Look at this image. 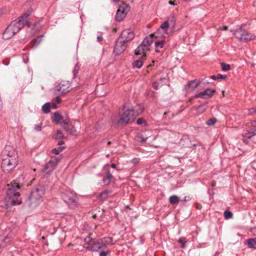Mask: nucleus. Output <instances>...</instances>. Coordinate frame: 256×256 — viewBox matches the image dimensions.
I'll use <instances>...</instances> for the list:
<instances>
[{"label": "nucleus", "mask_w": 256, "mask_h": 256, "mask_svg": "<svg viewBox=\"0 0 256 256\" xmlns=\"http://www.w3.org/2000/svg\"><path fill=\"white\" fill-rule=\"evenodd\" d=\"M52 106L54 108H56V102H53L52 103Z\"/></svg>", "instance_id": "59"}, {"label": "nucleus", "mask_w": 256, "mask_h": 256, "mask_svg": "<svg viewBox=\"0 0 256 256\" xmlns=\"http://www.w3.org/2000/svg\"><path fill=\"white\" fill-rule=\"evenodd\" d=\"M216 185V181L214 180H213L211 182V186H212V187H214Z\"/></svg>", "instance_id": "57"}, {"label": "nucleus", "mask_w": 256, "mask_h": 256, "mask_svg": "<svg viewBox=\"0 0 256 256\" xmlns=\"http://www.w3.org/2000/svg\"><path fill=\"white\" fill-rule=\"evenodd\" d=\"M221 29L224 30H226L228 29V27L226 26H222V28Z\"/></svg>", "instance_id": "58"}, {"label": "nucleus", "mask_w": 256, "mask_h": 256, "mask_svg": "<svg viewBox=\"0 0 256 256\" xmlns=\"http://www.w3.org/2000/svg\"><path fill=\"white\" fill-rule=\"evenodd\" d=\"M44 192V188L42 185L38 184L34 187L28 196V200L30 202L28 204L30 206L32 204L37 205L42 199Z\"/></svg>", "instance_id": "4"}, {"label": "nucleus", "mask_w": 256, "mask_h": 256, "mask_svg": "<svg viewBox=\"0 0 256 256\" xmlns=\"http://www.w3.org/2000/svg\"><path fill=\"white\" fill-rule=\"evenodd\" d=\"M206 90L208 92H206V95L207 98H211L214 95V93L216 92L215 90H212L210 88H206Z\"/></svg>", "instance_id": "37"}, {"label": "nucleus", "mask_w": 256, "mask_h": 256, "mask_svg": "<svg viewBox=\"0 0 256 256\" xmlns=\"http://www.w3.org/2000/svg\"><path fill=\"white\" fill-rule=\"evenodd\" d=\"M168 21L169 22L170 24L172 25L173 26H175L176 20L175 17L174 16H172L168 18Z\"/></svg>", "instance_id": "40"}, {"label": "nucleus", "mask_w": 256, "mask_h": 256, "mask_svg": "<svg viewBox=\"0 0 256 256\" xmlns=\"http://www.w3.org/2000/svg\"><path fill=\"white\" fill-rule=\"evenodd\" d=\"M18 160L14 159L2 158V168L4 172H8L14 169L18 164Z\"/></svg>", "instance_id": "8"}, {"label": "nucleus", "mask_w": 256, "mask_h": 256, "mask_svg": "<svg viewBox=\"0 0 256 256\" xmlns=\"http://www.w3.org/2000/svg\"><path fill=\"white\" fill-rule=\"evenodd\" d=\"M146 54H144L138 60H134L132 63V67L134 68H140L143 65L144 62L146 59Z\"/></svg>", "instance_id": "17"}, {"label": "nucleus", "mask_w": 256, "mask_h": 256, "mask_svg": "<svg viewBox=\"0 0 256 256\" xmlns=\"http://www.w3.org/2000/svg\"><path fill=\"white\" fill-rule=\"evenodd\" d=\"M251 126L254 128H256V120L252 122Z\"/></svg>", "instance_id": "54"}, {"label": "nucleus", "mask_w": 256, "mask_h": 256, "mask_svg": "<svg viewBox=\"0 0 256 256\" xmlns=\"http://www.w3.org/2000/svg\"><path fill=\"white\" fill-rule=\"evenodd\" d=\"M249 114H256V108H252L248 110Z\"/></svg>", "instance_id": "45"}, {"label": "nucleus", "mask_w": 256, "mask_h": 256, "mask_svg": "<svg viewBox=\"0 0 256 256\" xmlns=\"http://www.w3.org/2000/svg\"><path fill=\"white\" fill-rule=\"evenodd\" d=\"M155 51L156 52H160V50L158 49V48H156V49H155Z\"/></svg>", "instance_id": "64"}, {"label": "nucleus", "mask_w": 256, "mask_h": 256, "mask_svg": "<svg viewBox=\"0 0 256 256\" xmlns=\"http://www.w3.org/2000/svg\"><path fill=\"white\" fill-rule=\"evenodd\" d=\"M206 92H208L206 90L203 92H201L195 94L194 97L195 98H202L207 99V98H207Z\"/></svg>", "instance_id": "28"}, {"label": "nucleus", "mask_w": 256, "mask_h": 256, "mask_svg": "<svg viewBox=\"0 0 256 256\" xmlns=\"http://www.w3.org/2000/svg\"><path fill=\"white\" fill-rule=\"evenodd\" d=\"M153 42V40L151 38L146 37L142 42L134 50L136 55H138L142 54H146L144 52L149 50V46Z\"/></svg>", "instance_id": "6"}, {"label": "nucleus", "mask_w": 256, "mask_h": 256, "mask_svg": "<svg viewBox=\"0 0 256 256\" xmlns=\"http://www.w3.org/2000/svg\"><path fill=\"white\" fill-rule=\"evenodd\" d=\"M114 244V242H113L112 237H104L96 240L94 239L92 241V245L87 246L86 250L93 252H98L108 245L112 246Z\"/></svg>", "instance_id": "2"}, {"label": "nucleus", "mask_w": 256, "mask_h": 256, "mask_svg": "<svg viewBox=\"0 0 256 256\" xmlns=\"http://www.w3.org/2000/svg\"><path fill=\"white\" fill-rule=\"evenodd\" d=\"M54 138L56 140H62L66 138V137L63 135L62 130H56Z\"/></svg>", "instance_id": "26"}, {"label": "nucleus", "mask_w": 256, "mask_h": 256, "mask_svg": "<svg viewBox=\"0 0 256 256\" xmlns=\"http://www.w3.org/2000/svg\"><path fill=\"white\" fill-rule=\"evenodd\" d=\"M192 199V198L190 197V196H185L183 200H182V202H188V201H190V200Z\"/></svg>", "instance_id": "49"}, {"label": "nucleus", "mask_w": 256, "mask_h": 256, "mask_svg": "<svg viewBox=\"0 0 256 256\" xmlns=\"http://www.w3.org/2000/svg\"><path fill=\"white\" fill-rule=\"evenodd\" d=\"M8 189L6 192V196L8 198H12L13 197H18L20 196L19 192L17 190L20 188V185L14 182H12L11 184L7 185Z\"/></svg>", "instance_id": "10"}, {"label": "nucleus", "mask_w": 256, "mask_h": 256, "mask_svg": "<svg viewBox=\"0 0 256 256\" xmlns=\"http://www.w3.org/2000/svg\"><path fill=\"white\" fill-rule=\"evenodd\" d=\"M152 86L156 89H158V84L157 82H154Z\"/></svg>", "instance_id": "53"}, {"label": "nucleus", "mask_w": 256, "mask_h": 256, "mask_svg": "<svg viewBox=\"0 0 256 256\" xmlns=\"http://www.w3.org/2000/svg\"><path fill=\"white\" fill-rule=\"evenodd\" d=\"M58 160L56 158H52L45 165L43 172L47 174L50 173L52 172L58 164Z\"/></svg>", "instance_id": "15"}, {"label": "nucleus", "mask_w": 256, "mask_h": 256, "mask_svg": "<svg viewBox=\"0 0 256 256\" xmlns=\"http://www.w3.org/2000/svg\"><path fill=\"white\" fill-rule=\"evenodd\" d=\"M136 124L138 125H142V124H144V126H146V124H147L146 121L142 118H138L136 120Z\"/></svg>", "instance_id": "41"}, {"label": "nucleus", "mask_w": 256, "mask_h": 256, "mask_svg": "<svg viewBox=\"0 0 256 256\" xmlns=\"http://www.w3.org/2000/svg\"><path fill=\"white\" fill-rule=\"evenodd\" d=\"M130 10V6L128 4H122L120 6L116 14V20L118 22L122 21L126 17Z\"/></svg>", "instance_id": "9"}, {"label": "nucleus", "mask_w": 256, "mask_h": 256, "mask_svg": "<svg viewBox=\"0 0 256 256\" xmlns=\"http://www.w3.org/2000/svg\"><path fill=\"white\" fill-rule=\"evenodd\" d=\"M63 128L70 134L75 135L76 134V130L72 123L66 126H63Z\"/></svg>", "instance_id": "20"}, {"label": "nucleus", "mask_w": 256, "mask_h": 256, "mask_svg": "<svg viewBox=\"0 0 256 256\" xmlns=\"http://www.w3.org/2000/svg\"><path fill=\"white\" fill-rule=\"evenodd\" d=\"M166 33H163L162 30L159 28L153 34H150L148 36H146L147 38H151L153 40L154 38H161L164 36V34Z\"/></svg>", "instance_id": "19"}, {"label": "nucleus", "mask_w": 256, "mask_h": 256, "mask_svg": "<svg viewBox=\"0 0 256 256\" xmlns=\"http://www.w3.org/2000/svg\"><path fill=\"white\" fill-rule=\"evenodd\" d=\"M60 140L58 142V145L60 146L64 144V142L62 140Z\"/></svg>", "instance_id": "55"}, {"label": "nucleus", "mask_w": 256, "mask_h": 256, "mask_svg": "<svg viewBox=\"0 0 256 256\" xmlns=\"http://www.w3.org/2000/svg\"><path fill=\"white\" fill-rule=\"evenodd\" d=\"M222 69L223 71H228L230 69V66L224 62L220 63Z\"/></svg>", "instance_id": "36"}, {"label": "nucleus", "mask_w": 256, "mask_h": 256, "mask_svg": "<svg viewBox=\"0 0 256 256\" xmlns=\"http://www.w3.org/2000/svg\"><path fill=\"white\" fill-rule=\"evenodd\" d=\"M168 114V112H165L164 114V116H163V117L164 118H166V114Z\"/></svg>", "instance_id": "61"}, {"label": "nucleus", "mask_w": 256, "mask_h": 256, "mask_svg": "<svg viewBox=\"0 0 256 256\" xmlns=\"http://www.w3.org/2000/svg\"><path fill=\"white\" fill-rule=\"evenodd\" d=\"M28 16L29 14L26 12L18 20H15L10 24L9 26H12V31L14 35L18 33L24 26H26L28 28L30 27L31 23L28 20Z\"/></svg>", "instance_id": "3"}, {"label": "nucleus", "mask_w": 256, "mask_h": 256, "mask_svg": "<svg viewBox=\"0 0 256 256\" xmlns=\"http://www.w3.org/2000/svg\"><path fill=\"white\" fill-rule=\"evenodd\" d=\"M178 242L181 244V248H184L186 246L185 238H180L178 239Z\"/></svg>", "instance_id": "42"}, {"label": "nucleus", "mask_w": 256, "mask_h": 256, "mask_svg": "<svg viewBox=\"0 0 256 256\" xmlns=\"http://www.w3.org/2000/svg\"><path fill=\"white\" fill-rule=\"evenodd\" d=\"M216 122V118H209L206 122V124L208 126H214Z\"/></svg>", "instance_id": "34"}, {"label": "nucleus", "mask_w": 256, "mask_h": 256, "mask_svg": "<svg viewBox=\"0 0 256 256\" xmlns=\"http://www.w3.org/2000/svg\"><path fill=\"white\" fill-rule=\"evenodd\" d=\"M256 135V128H252L250 132H246L244 134V136L248 138H250L252 136Z\"/></svg>", "instance_id": "29"}, {"label": "nucleus", "mask_w": 256, "mask_h": 256, "mask_svg": "<svg viewBox=\"0 0 256 256\" xmlns=\"http://www.w3.org/2000/svg\"><path fill=\"white\" fill-rule=\"evenodd\" d=\"M94 240V239H92L90 236H88L84 238V242H86V244H88V245H89V246H90L92 245V241Z\"/></svg>", "instance_id": "38"}, {"label": "nucleus", "mask_w": 256, "mask_h": 256, "mask_svg": "<svg viewBox=\"0 0 256 256\" xmlns=\"http://www.w3.org/2000/svg\"><path fill=\"white\" fill-rule=\"evenodd\" d=\"M42 128L41 124H36L34 126V128L36 131L39 132L40 131Z\"/></svg>", "instance_id": "48"}, {"label": "nucleus", "mask_w": 256, "mask_h": 256, "mask_svg": "<svg viewBox=\"0 0 256 256\" xmlns=\"http://www.w3.org/2000/svg\"><path fill=\"white\" fill-rule=\"evenodd\" d=\"M224 216L226 219L228 220L232 218V214L230 210H226L224 212Z\"/></svg>", "instance_id": "39"}, {"label": "nucleus", "mask_w": 256, "mask_h": 256, "mask_svg": "<svg viewBox=\"0 0 256 256\" xmlns=\"http://www.w3.org/2000/svg\"><path fill=\"white\" fill-rule=\"evenodd\" d=\"M227 76L222 75L221 74H218L217 76H211L210 78L214 80H217L219 79L226 80L227 78Z\"/></svg>", "instance_id": "32"}, {"label": "nucleus", "mask_w": 256, "mask_h": 256, "mask_svg": "<svg viewBox=\"0 0 256 256\" xmlns=\"http://www.w3.org/2000/svg\"><path fill=\"white\" fill-rule=\"evenodd\" d=\"M179 201V198L176 196L173 195L169 198V202L172 205L177 204Z\"/></svg>", "instance_id": "25"}, {"label": "nucleus", "mask_w": 256, "mask_h": 256, "mask_svg": "<svg viewBox=\"0 0 256 256\" xmlns=\"http://www.w3.org/2000/svg\"><path fill=\"white\" fill-rule=\"evenodd\" d=\"M110 253V251L106 250V251H104L102 250L100 252V256H107L108 254Z\"/></svg>", "instance_id": "44"}, {"label": "nucleus", "mask_w": 256, "mask_h": 256, "mask_svg": "<svg viewBox=\"0 0 256 256\" xmlns=\"http://www.w3.org/2000/svg\"><path fill=\"white\" fill-rule=\"evenodd\" d=\"M71 124V122L69 121V120H66L62 122V126H66L67 124Z\"/></svg>", "instance_id": "50"}, {"label": "nucleus", "mask_w": 256, "mask_h": 256, "mask_svg": "<svg viewBox=\"0 0 256 256\" xmlns=\"http://www.w3.org/2000/svg\"><path fill=\"white\" fill-rule=\"evenodd\" d=\"M231 32L237 39L242 42L253 40L256 38L255 36L244 29L242 26L236 30H232Z\"/></svg>", "instance_id": "5"}, {"label": "nucleus", "mask_w": 256, "mask_h": 256, "mask_svg": "<svg viewBox=\"0 0 256 256\" xmlns=\"http://www.w3.org/2000/svg\"><path fill=\"white\" fill-rule=\"evenodd\" d=\"M42 110L44 114H48L50 112V103L46 102L42 106Z\"/></svg>", "instance_id": "31"}, {"label": "nucleus", "mask_w": 256, "mask_h": 256, "mask_svg": "<svg viewBox=\"0 0 256 256\" xmlns=\"http://www.w3.org/2000/svg\"><path fill=\"white\" fill-rule=\"evenodd\" d=\"M62 101V100L61 98H60L59 96H56V104H59Z\"/></svg>", "instance_id": "51"}, {"label": "nucleus", "mask_w": 256, "mask_h": 256, "mask_svg": "<svg viewBox=\"0 0 256 256\" xmlns=\"http://www.w3.org/2000/svg\"><path fill=\"white\" fill-rule=\"evenodd\" d=\"M110 167L112 168H116V165L114 164H110Z\"/></svg>", "instance_id": "60"}, {"label": "nucleus", "mask_w": 256, "mask_h": 256, "mask_svg": "<svg viewBox=\"0 0 256 256\" xmlns=\"http://www.w3.org/2000/svg\"><path fill=\"white\" fill-rule=\"evenodd\" d=\"M108 196H105L104 194H103V192H101L99 194V198L100 200L104 201L106 200Z\"/></svg>", "instance_id": "43"}, {"label": "nucleus", "mask_w": 256, "mask_h": 256, "mask_svg": "<svg viewBox=\"0 0 256 256\" xmlns=\"http://www.w3.org/2000/svg\"><path fill=\"white\" fill-rule=\"evenodd\" d=\"M102 192L104 194H105V196H108V194L111 192V191L107 190H104Z\"/></svg>", "instance_id": "52"}, {"label": "nucleus", "mask_w": 256, "mask_h": 256, "mask_svg": "<svg viewBox=\"0 0 256 256\" xmlns=\"http://www.w3.org/2000/svg\"><path fill=\"white\" fill-rule=\"evenodd\" d=\"M70 84L68 81L61 82L56 87V90L60 92L61 95H64L70 91Z\"/></svg>", "instance_id": "13"}, {"label": "nucleus", "mask_w": 256, "mask_h": 256, "mask_svg": "<svg viewBox=\"0 0 256 256\" xmlns=\"http://www.w3.org/2000/svg\"><path fill=\"white\" fill-rule=\"evenodd\" d=\"M34 28H36V30H39L41 28V25L40 24V22H38L37 23H36L34 25Z\"/></svg>", "instance_id": "46"}, {"label": "nucleus", "mask_w": 256, "mask_h": 256, "mask_svg": "<svg viewBox=\"0 0 256 256\" xmlns=\"http://www.w3.org/2000/svg\"><path fill=\"white\" fill-rule=\"evenodd\" d=\"M103 39V38L102 36H98L97 40L98 42H101Z\"/></svg>", "instance_id": "56"}, {"label": "nucleus", "mask_w": 256, "mask_h": 256, "mask_svg": "<svg viewBox=\"0 0 256 256\" xmlns=\"http://www.w3.org/2000/svg\"><path fill=\"white\" fill-rule=\"evenodd\" d=\"M143 111V108L140 105L132 107L124 110L120 115L118 123L121 125L126 126L133 122L136 117Z\"/></svg>", "instance_id": "1"}, {"label": "nucleus", "mask_w": 256, "mask_h": 256, "mask_svg": "<svg viewBox=\"0 0 256 256\" xmlns=\"http://www.w3.org/2000/svg\"><path fill=\"white\" fill-rule=\"evenodd\" d=\"M78 68L77 66L76 65L74 68V70L72 71L74 77V78L76 74L78 73Z\"/></svg>", "instance_id": "47"}, {"label": "nucleus", "mask_w": 256, "mask_h": 256, "mask_svg": "<svg viewBox=\"0 0 256 256\" xmlns=\"http://www.w3.org/2000/svg\"><path fill=\"white\" fill-rule=\"evenodd\" d=\"M113 176L110 174V170H107L106 172V176L102 180V182L104 185H108L110 184Z\"/></svg>", "instance_id": "21"}, {"label": "nucleus", "mask_w": 256, "mask_h": 256, "mask_svg": "<svg viewBox=\"0 0 256 256\" xmlns=\"http://www.w3.org/2000/svg\"><path fill=\"white\" fill-rule=\"evenodd\" d=\"M14 35L12 31V26H8L2 34V38L4 40H8Z\"/></svg>", "instance_id": "18"}, {"label": "nucleus", "mask_w": 256, "mask_h": 256, "mask_svg": "<svg viewBox=\"0 0 256 256\" xmlns=\"http://www.w3.org/2000/svg\"><path fill=\"white\" fill-rule=\"evenodd\" d=\"M204 107L203 106H200L198 107V110H200V108H202Z\"/></svg>", "instance_id": "63"}, {"label": "nucleus", "mask_w": 256, "mask_h": 256, "mask_svg": "<svg viewBox=\"0 0 256 256\" xmlns=\"http://www.w3.org/2000/svg\"><path fill=\"white\" fill-rule=\"evenodd\" d=\"M134 37V34L132 30L130 29H125L122 30L118 38L120 40H123L127 43L131 41Z\"/></svg>", "instance_id": "12"}, {"label": "nucleus", "mask_w": 256, "mask_h": 256, "mask_svg": "<svg viewBox=\"0 0 256 256\" xmlns=\"http://www.w3.org/2000/svg\"><path fill=\"white\" fill-rule=\"evenodd\" d=\"M62 119V116L58 112H54L52 118V120L56 123L60 122Z\"/></svg>", "instance_id": "30"}, {"label": "nucleus", "mask_w": 256, "mask_h": 256, "mask_svg": "<svg viewBox=\"0 0 256 256\" xmlns=\"http://www.w3.org/2000/svg\"><path fill=\"white\" fill-rule=\"evenodd\" d=\"M166 42L164 40H158L155 42L154 46L156 48H162L164 44Z\"/></svg>", "instance_id": "35"}, {"label": "nucleus", "mask_w": 256, "mask_h": 256, "mask_svg": "<svg viewBox=\"0 0 256 256\" xmlns=\"http://www.w3.org/2000/svg\"><path fill=\"white\" fill-rule=\"evenodd\" d=\"M168 27L169 22L166 20L161 24L160 28L162 30L163 33H167Z\"/></svg>", "instance_id": "27"}, {"label": "nucleus", "mask_w": 256, "mask_h": 256, "mask_svg": "<svg viewBox=\"0 0 256 256\" xmlns=\"http://www.w3.org/2000/svg\"><path fill=\"white\" fill-rule=\"evenodd\" d=\"M248 248L256 249V238L248 240Z\"/></svg>", "instance_id": "24"}, {"label": "nucleus", "mask_w": 256, "mask_h": 256, "mask_svg": "<svg viewBox=\"0 0 256 256\" xmlns=\"http://www.w3.org/2000/svg\"><path fill=\"white\" fill-rule=\"evenodd\" d=\"M43 36L44 35L42 34L38 38H34L31 42L32 46L34 48L37 47L38 44L42 42Z\"/></svg>", "instance_id": "23"}, {"label": "nucleus", "mask_w": 256, "mask_h": 256, "mask_svg": "<svg viewBox=\"0 0 256 256\" xmlns=\"http://www.w3.org/2000/svg\"><path fill=\"white\" fill-rule=\"evenodd\" d=\"M3 156H6L8 159H14L18 160V155L16 150L10 146H6L3 152Z\"/></svg>", "instance_id": "14"}, {"label": "nucleus", "mask_w": 256, "mask_h": 256, "mask_svg": "<svg viewBox=\"0 0 256 256\" xmlns=\"http://www.w3.org/2000/svg\"><path fill=\"white\" fill-rule=\"evenodd\" d=\"M64 148V146H60L58 148H54L52 150V153L55 155H58Z\"/></svg>", "instance_id": "33"}, {"label": "nucleus", "mask_w": 256, "mask_h": 256, "mask_svg": "<svg viewBox=\"0 0 256 256\" xmlns=\"http://www.w3.org/2000/svg\"><path fill=\"white\" fill-rule=\"evenodd\" d=\"M198 82L196 80L189 82L184 86V88L187 92H190L195 90L198 86Z\"/></svg>", "instance_id": "16"}, {"label": "nucleus", "mask_w": 256, "mask_h": 256, "mask_svg": "<svg viewBox=\"0 0 256 256\" xmlns=\"http://www.w3.org/2000/svg\"><path fill=\"white\" fill-rule=\"evenodd\" d=\"M126 47V43L123 40H120V38H118L116 42L114 52L116 54V55H119L124 51Z\"/></svg>", "instance_id": "11"}, {"label": "nucleus", "mask_w": 256, "mask_h": 256, "mask_svg": "<svg viewBox=\"0 0 256 256\" xmlns=\"http://www.w3.org/2000/svg\"><path fill=\"white\" fill-rule=\"evenodd\" d=\"M61 197L63 200L68 204H75L77 202L76 194L72 190H66L62 192Z\"/></svg>", "instance_id": "7"}, {"label": "nucleus", "mask_w": 256, "mask_h": 256, "mask_svg": "<svg viewBox=\"0 0 256 256\" xmlns=\"http://www.w3.org/2000/svg\"><path fill=\"white\" fill-rule=\"evenodd\" d=\"M168 4H171V5H174V2H172V1H171V0H170V1L168 2Z\"/></svg>", "instance_id": "62"}, {"label": "nucleus", "mask_w": 256, "mask_h": 256, "mask_svg": "<svg viewBox=\"0 0 256 256\" xmlns=\"http://www.w3.org/2000/svg\"><path fill=\"white\" fill-rule=\"evenodd\" d=\"M15 197H13L12 198H9L8 200H6V205H12V206H16V205H20L22 204L21 200H18L14 199Z\"/></svg>", "instance_id": "22"}]
</instances>
